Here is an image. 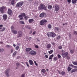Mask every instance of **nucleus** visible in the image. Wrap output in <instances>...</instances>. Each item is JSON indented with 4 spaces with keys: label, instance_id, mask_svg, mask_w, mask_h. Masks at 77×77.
Listing matches in <instances>:
<instances>
[{
    "label": "nucleus",
    "instance_id": "nucleus-5",
    "mask_svg": "<svg viewBox=\"0 0 77 77\" xmlns=\"http://www.w3.org/2000/svg\"><path fill=\"white\" fill-rule=\"evenodd\" d=\"M37 53L36 51H34V50H32L31 51H30L29 53V54L30 55H31V56H35L36 54Z\"/></svg>",
    "mask_w": 77,
    "mask_h": 77
},
{
    "label": "nucleus",
    "instance_id": "nucleus-41",
    "mask_svg": "<svg viewBox=\"0 0 77 77\" xmlns=\"http://www.w3.org/2000/svg\"><path fill=\"white\" fill-rule=\"evenodd\" d=\"M34 4H35V5H38V3L37 1H35L34 2Z\"/></svg>",
    "mask_w": 77,
    "mask_h": 77
},
{
    "label": "nucleus",
    "instance_id": "nucleus-12",
    "mask_svg": "<svg viewBox=\"0 0 77 77\" xmlns=\"http://www.w3.org/2000/svg\"><path fill=\"white\" fill-rule=\"evenodd\" d=\"M46 15V14L44 12L40 14V17L42 18H44V17H45V15Z\"/></svg>",
    "mask_w": 77,
    "mask_h": 77
},
{
    "label": "nucleus",
    "instance_id": "nucleus-30",
    "mask_svg": "<svg viewBox=\"0 0 77 77\" xmlns=\"http://www.w3.org/2000/svg\"><path fill=\"white\" fill-rule=\"evenodd\" d=\"M72 63L73 65H76L77 66V62L75 61V62H72Z\"/></svg>",
    "mask_w": 77,
    "mask_h": 77
},
{
    "label": "nucleus",
    "instance_id": "nucleus-25",
    "mask_svg": "<svg viewBox=\"0 0 77 77\" xmlns=\"http://www.w3.org/2000/svg\"><path fill=\"white\" fill-rule=\"evenodd\" d=\"M17 52L16 51L14 52L13 54V57H15V56H16V54H17Z\"/></svg>",
    "mask_w": 77,
    "mask_h": 77
},
{
    "label": "nucleus",
    "instance_id": "nucleus-27",
    "mask_svg": "<svg viewBox=\"0 0 77 77\" xmlns=\"http://www.w3.org/2000/svg\"><path fill=\"white\" fill-rule=\"evenodd\" d=\"M72 68L70 67H68L67 68V70L69 72L72 69Z\"/></svg>",
    "mask_w": 77,
    "mask_h": 77
},
{
    "label": "nucleus",
    "instance_id": "nucleus-45",
    "mask_svg": "<svg viewBox=\"0 0 77 77\" xmlns=\"http://www.w3.org/2000/svg\"><path fill=\"white\" fill-rule=\"evenodd\" d=\"M13 51H14V49H11V53H13Z\"/></svg>",
    "mask_w": 77,
    "mask_h": 77
},
{
    "label": "nucleus",
    "instance_id": "nucleus-24",
    "mask_svg": "<svg viewBox=\"0 0 77 77\" xmlns=\"http://www.w3.org/2000/svg\"><path fill=\"white\" fill-rule=\"evenodd\" d=\"M76 0H72V4H75L76 3Z\"/></svg>",
    "mask_w": 77,
    "mask_h": 77
},
{
    "label": "nucleus",
    "instance_id": "nucleus-63",
    "mask_svg": "<svg viewBox=\"0 0 77 77\" xmlns=\"http://www.w3.org/2000/svg\"><path fill=\"white\" fill-rule=\"evenodd\" d=\"M58 72L60 74H61V73L60 72V70H58Z\"/></svg>",
    "mask_w": 77,
    "mask_h": 77
},
{
    "label": "nucleus",
    "instance_id": "nucleus-26",
    "mask_svg": "<svg viewBox=\"0 0 77 77\" xmlns=\"http://www.w3.org/2000/svg\"><path fill=\"white\" fill-rule=\"evenodd\" d=\"M29 18V17L27 16H25L24 17V18H25V20H27L28 18Z\"/></svg>",
    "mask_w": 77,
    "mask_h": 77
},
{
    "label": "nucleus",
    "instance_id": "nucleus-44",
    "mask_svg": "<svg viewBox=\"0 0 77 77\" xmlns=\"http://www.w3.org/2000/svg\"><path fill=\"white\" fill-rule=\"evenodd\" d=\"M35 47L36 48H39V47L38 46V45H35Z\"/></svg>",
    "mask_w": 77,
    "mask_h": 77
},
{
    "label": "nucleus",
    "instance_id": "nucleus-42",
    "mask_svg": "<svg viewBox=\"0 0 77 77\" xmlns=\"http://www.w3.org/2000/svg\"><path fill=\"white\" fill-rule=\"evenodd\" d=\"M60 38V36L59 35L57 38V39H59Z\"/></svg>",
    "mask_w": 77,
    "mask_h": 77
},
{
    "label": "nucleus",
    "instance_id": "nucleus-64",
    "mask_svg": "<svg viewBox=\"0 0 77 77\" xmlns=\"http://www.w3.org/2000/svg\"><path fill=\"white\" fill-rule=\"evenodd\" d=\"M0 44H3V42H0Z\"/></svg>",
    "mask_w": 77,
    "mask_h": 77
},
{
    "label": "nucleus",
    "instance_id": "nucleus-31",
    "mask_svg": "<svg viewBox=\"0 0 77 77\" xmlns=\"http://www.w3.org/2000/svg\"><path fill=\"white\" fill-rule=\"evenodd\" d=\"M15 4V0H12L11 1V5H14Z\"/></svg>",
    "mask_w": 77,
    "mask_h": 77
},
{
    "label": "nucleus",
    "instance_id": "nucleus-3",
    "mask_svg": "<svg viewBox=\"0 0 77 77\" xmlns=\"http://www.w3.org/2000/svg\"><path fill=\"white\" fill-rule=\"evenodd\" d=\"M23 4H24V2H20L17 3L16 6L17 8H21L23 5Z\"/></svg>",
    "mask_w": 77,
    "mask_h": 77
},
{
    "label": "nucleus",
    "instance_id": "nucleus-15",
    "mask_svg": "<svg viewBox=\"0 0 77 77\" xmlns=\"http://www.w3.org/2000/svg\"><path fill=\"white\" fill-rule=\"evenodd\" d=\"M18 37L19 38H20L22 36V35H23V32H22L19 31L18 32Z\"/></svg>",
    "mask_w": 77,
    "mask_h": 77
},
{
    "label": "nucleus",
    "instance_id": "nucleus-48",
    "mask_svg": "<svg viewBox=\"0 0 77 77\" xmlns=\"http://www.w3.org/2000/svg\"><path fill=\"white\" fill-rule=\"evenodd\" d=\"M34 62L35 64V65L36 66H38V63H36V61H34Z\"/></svg>",
    "mask_w": 77,
    "mask_h": 77
},
{
    "label": "nucleus",
    "instance_id": "nucleus-29",
    "mask_svg": "<svg viewBox=\"0 0 77 77\" xmlns=\"http://www.w3.org/2000/svg\"><path fill=\"white\" fill-rule=\"evenodd\" d=\"M48 8L49 9H52V6L50 5H48Z\"/></svg>",
    "mask_w": 77,
    "mask_h": 77
},
{
    "label": "nucleus",
    "instance_id": "nucleus-49",
    "mask_svg": "<svg viewBox=\"0 0 77 77\" xmlns=\"http://www.w3.org/2000/svg\"><path fill=\"white\" fill-rule=\"evenodd\" d=\"M50 57H51L53 58V57H54V55L53 54H52V55H51L50 56Z\"/></svg>",
    "mask_w": 77,
    "mask_h": 77
},
{
    "label": "nucleus",
    "instance_id": "nucleus-16",
    "mask_svg": "<svg viewBox=\"0 0 77 77\" xmlns=\"http://www.w3.org/2000/svg\"><path fill=\"white\" fill-rule=\"evenodd\" d=\"M51 45L50 44H47L46 45V48L48 49H50L51 48Z\"/></svg>",
    "mask_w": 77,
    "mask_h": 77
},
{
    "label": "nucleus",
    "instance_id": "nucleus-59",
    "mask_svg": "<svg viewBox=\"0 0 77 77\" xmlns=\"http://www.w3.org/2000/svg\"><path fill=\"white\" fill-rule=\"evenodd\" d=\"M45 57L46 58H48V55H45Z\"/></svg>",
    "mask_w": 77,
    "mask_h": 77
},
{
    "label": "nucleus",
    "instance_id": "nucleus-6",
    "mask_svg": "<svg viewBox=\"0 0 77 77\" xmlns=\"http://www.w3.org/2000/svg\"><path fill=\"white\" fill-rule=\"evenodd\" d=\"M47 22V20H42L40 22V25H42V26H43V25H44L45 23H46Z\"/></svg>",
    "mask_w": 77,
    "mask_h": 77
},
{
    "label": "nucleus",
    "instance_id": "nucleus-28",
    "mask_svg": "<svg viewBox=\"0 0 77 77\" xmlns=\"http://www.w3.org/2000/svg\"><path fill=\"white\" fill-rule=\"evenodd\" d=\"M29 23H32V22L33 21V19H29Z\"/></svg>",
    "mask_w": 77,
    "mask_h": 77
},
{
    "label": "nucleus",
    "instance_id": "nucleus-62",
    "mask_svg": "<svg viewBox=\"0 0 77 77\" xmlns=\"http://www.w3.org/2000/svg\"><path fill=\"white\" fill-rule=\"evenodd\" d=\"M52 59H53V58H51V57H49V60H50V59L52 60Z\"/></svg>",
    "mask_w": 77,
    "mask_h": 77
},
{
    "label": "nucleus",
    "instance_id": "nucleus-34",
    "mask_svg": "<svg viewBox=\"0 0 77 77\" xmlns=\"http://www.w3.org/2000/svg\"><path fill=\"white\" fill-rule=\"evenodd\" d=\"M65 74H66L65 72L63 71H62L61 72V74H62L63 75H64Z\"/></svg>",
    "mask_w": 77,
    "mask_h": 77
},
{
    "label": "nucleus",
    "instance_id": "nucleus-32",
    "mask_svg": "<svg viewBox=\"0 0 77 77\" xmlns=\"http://www.w3.org/2000/svg\"><path fill=\"white\" fill-rule=\"evenodd\" d=\"M41 71H42V72H43V73H45L46 71L45 70V69H43Z\"/></svg>",
    "mask_w": 77,
    "mask_h": 77
},
{
    "label": "nucleus",
    "instance_id": "nucleus-56",
    "mask_svg": "<svg viewBox=\"0 0 77 77\" xmlns=\"http://www.w3.org/2000/svg\"><path fill=\"white\" fill-rule=\"evenodd\" d=\"M69 66H72V67H73L74 65L72 64H70L69 65Z\"/></svg>",
    "mask_w": 77,
    "mask_h": 77
},
{
    "label": "nucleus",
    "instance_id": "nucleus-17",
    "mask_svg": "<svg viewBox=\"0 0 77 77\" xmlns=\"http://www.w3.org/2000/svg\"><path fill=\"white\" fill-rule=\"evenodd\" d=\"M77 71V68L74 69H72L71 72V73H73V72H75Z\"/></svg>",
    "mask_w": 77,
    "mask_h": 77
},
{
    "label": "nucleus",
    "instance_id": "nucleus-47",
    "mask_svg": "<svg viewBox=\"0 0 77 77\" xmlns=\"http://www.w3.org/2000/svg\"><path fill=\"white\" fill-rule=\"evenodd\" d=\"M16 64L17 66H19V65H20V63H17Z\"/></svg>",
    "mask_w": 77,
    "mask_h": 77
},
{
    "label": "nucleus",
    "instance_id": "nucleus-51",
    "mask_svg": "<svg viewBox=\"0 0 77 77\" xmlns=\"http://www.w3.org/2000/svg\"><path fill=\"white\" fill-rule=\"evenodd\" d=\"M32 39V37H29V38H28V40L29 41H30Z\"/></svg>",
    "mask_w": 77,
    "mask_h": 77
},
{
    "label": "nucleus",
    "instance_id": "nucleus-57",
    "mask_svg": "<svg viewBox=\"0 0 77 77\" xmlns=\"http://www.w3.org/2000/svg\"><path fill=\"white\" fill-rule=\"evenodd\" d=\"M3 25H0V28H2V27H3Z\"/></svg>",
    "mask_w": 77,
    "mask_h": 77
},
{
    "label": "nucleus",
    "instance_id": "nucleus-21",
    "mask_svg": "<svg viewBox=\"0 0 77 77\" xmlns=\"http://www.w3.org/2000/svg\"><path fill=\"white\" fill-rule=\"evenodd\" d=\"M54 60V62H56V61L57 60L58 58H57V57H55L53 58Z\"/></svg>",
    "mask_w": 77,
    "mask_h": 77
},
{
    "label": "nucleus",
    "instance_id": "nucleus-39",
    "mask_svg": "<svg viewBox=\"0 0 77 77\" xmlns=\"http://www.w3.org/2000/svg\"><path fill=\"white\" fill-rule=\"evenodd\" d=\"M58 49H62V46H59L58 47Z\"/></svg>",
    "mask_w": 77,
    "mask_h": 77
},
{
    "label": "nucleus",
    "instance_id": "nucleus-1",
    "mask_svg": "<svg viewBox=\"0 0 77 77\" xmlns=\"http://www.w3.org/2000/svg\"><path fill=\"white\" fill-rule=\"evenodd\" d=\"M47 35L48 36V38L50 36L52 38H54L56 36V34L54 32H48L47 34Z\"/></svg>",
    "mask_w": 77,
    "mask_h": 77
},
{
    "label": "nucleus",
    "instance_id": "nucleus-40",
    "mask_svg": "<svg viewBox=\"0 0 77 77\" xmlns=\"http://www.w3.org/2000/svg\"><path fill=\"white\" fill-rule=\"evenodd\" d=\"M57 56L58 58H61V56H60V55L59 54H58L57 55Z\"/></svg>",
    "mask_w": 77,
    "mask_h": 77
},
{
    "label": "nucleus",
    "instance_id": "nucleus-22",
    "mask_svg": "<svg viewBox=\"0 0 77 77\" xmlns=\"http://www.w3.org/2000/svg\"><path fill=\"white\" fill-rule=\"evenodd\" d=\"M70 52L71 54H73L74 53V49L70 50Z\"/></svg>",
    "mask_w": 77,
    "mask_h": 77
},
{
    "label": "nucleus",
    "instance_id": "nucleus-60",
    "mask_svg": "<svg viewBox=\"0 0 77 77\" xmlns=\"http://www.w3.org/2000/svg\"><path fill=\"white\" fill-rule=\"evenodd\" d=\"M73 68H77V66H73Z\"/></svg>",
    "mask_w": 77,
    "mask_h": 77
},
{
    "label": "nucleus",
    "instance_id": "nucleus-23",
    "mask_svg": "<svg viewBox=\"0 0 77 77\" xmlns=\"http://www.w3.org/2000/svg\"><path fill=\"white\" fill-rule=\"evenodd\" d=\"M48 29H51V27H52V26H51V25L50 24H49L48 25Z\"/></svg>",
    "mask_w": 77,
    "mask_h": 77
},
{
    "label": "nucleus",
    "instance_id": "nucleus-4",
    "mask_svg": "<svg viewBox=\"0 0 77 77\" xmlns=\"http://www.w3.org/2000/svg\"><path fill=\"white\" fill-rule=\"evenodd\" d=\"M26 16V14L24 13H22L20 14V15H19L18 16L19 18H20V20H23V17Z\"/></svg>",
    "mask_w": 77,
    "mask_h": 77
},
{
    "label": "nucleus",
    "instance_id": "nucleus-43",
    "mask_svg": "<svg viewBox=\"0 0 77 77\" xmlns=\"http://www.w3.org/2000/svg\"><path fill=\"white\" fill-rule=\"evenodd\" d=\"M71 0H67V2L68 3H71Z\"/></svg>",
    "mask_w": 77,
    "mask_h": 77
},
{
    "label": "nucleus",
    "instance_id": "nucleus-14",
    "mask_svg": "<svg viewBox=\"0 0 77 77\" xmlns=\"http://www.w3.org/2000/svg\"><path fill=\"white\" fill-rule=\"evenodd\" d=\"M11 32L12 33H13V34H14V35H17V34L18 33L17 31V30H16L15 29H13L12 30Z\"/></svg>",
    "mask_w": 77,
    "mask_h": 77
},
{
    "label": "nucleus",
    "instance_id": "nucleus-53",
    "mask_svg": "<svg viewBox=\"0 0 77 77\" xmlns=\"http://www.w3.org/2000/svg\"><path fill=\"white\" fill-rule=\"evenodd\" d=\"M69 38H71V34L69 33Z\"/></svg>",
    "mask_w": 77,
    "mask_h": 77
},
{
    "label": "nucleus",
    "instance_id": "nucleus-11",
    "mask_svg": "<svg viewBox=\"0 0 77 77\" xmlns=\"http://www.w3.org/2000/svg\"><path fill=\"white\" fill-rule=\"evenodd\" d=\"M62 56L63 57H66L68 56V52H67L64 53H63L62 54Z\"/></svg>",
    "mask_w": 77,
    "mask_h": 77
},
{
    "label": "nucleus",
    "instance_id": "nucleus-52",
    "mask_svg": "<svg viewBox=\"0 0 77 77\" xmlns=\"http://www.w3.org/2000/svg\"><path fill=\"white\" fill-rule=\"evenodd\" d=\"M36 31H34L32 33L33 35H35V34H36Z\"/></svg>",
    "mask_w": 77,
    "mask_h": 77
},
{
    "label": "nucleus",
    "instance_id": "nucleus-8",
    "mask_svg": "<svg viewBox=\"0 0 77 77\" xmlns=\"http://www.w3.org/2000/svg\"><path fill=\"white\" fill-rule=\"evenodd\" d=\"M10 71V68H8L5 71V73L7 77H9V72Z\"/></svg>",
    "mask_w": 77,
    "mask_h": 77
},
{
    "label": "nucleus",
    "instance_id": "nucleus-46",
    "mask_svg": "<svg viewBox=\"0 0 77 77\" xmlns=\"http://www.w3.org/2000/svg\"><path fill=\"white\" fill-rule=\"evenodd\" d=\"M6 47H7V48H10V47H11L9 45H6Z\"/></svg>",
    "mask_w": 77,
    "mask_h": 77
},
{
    "label": "nucleus",
    "instance_id": "nucleus-19",
    "mask_svg": "<svg viewBox=\"0 0 77 77\" xmlns=\"http://www.w3.org/2000/svg\"><path fill=\"white\" fill-rule=\"evenodd\" d=\"M29 64L31 65H32L33 64V61L32 60H29Z\"/></svg>",
    "mask_w": 77,
    "mask_h": 77
},
{
    "label": "nucleus",
    "instance_id": "nucleus-10",
    "mask_svg": "<svg viewBox=\"0 0 77 77\" xmlns=\"http://www.w3.org/2000/svg\"><path fill=\"white\" fill-rule=\"evenodd\" d=\"M12 10L10 8H8V14L9 15H12Z\"/></svg>",
    "mask_w": 77,
    "mask_h": 77
},
{
    "label": "nucleus",
    "instance_id": "nucleus-9",
    "mask_svg": "<svg viewBox=\"0 0 77 77\" xmlns=\"http://www.w3.org/2000/svg\"><path fill=\"white\" fill-rule=\"evenodd\" d=\"M60 8L59 6L57 5H55V10L56 12H57V11H59Z\"/></svg>",
    "mask_w": 77,
    "mask_h": 77
},
{
    "label": "nucleus",
    "instance_id": "nucleus-55",
    "mask_svg": "<svg viewBox=\"0 0 77 77\" xmlns=\"http://www.w3.org/2000/svg\"><path fill=\"white\" fill-rule=\"evenodd\" d=\"M74 33L75 34V35H77V31H74Z\"/></svg>",
    "mask_w": 77,
    "mask_h": 77
},
{
    "label": "nucleus",
    "instance_id": "nucleus-20",
    "mask_svg": "<svg viewBox=\"0 0 77 77\" xmlns=\"http://www.w3.org/2000/svg\"><path fill=\"white\" fill-rule=\"evenodd\" d=\"M54 30H56V31H59V30H60V28L58 27H55L54 28Z\"/></svg>",
    "mask_w": 77,
    "mask_h": 77
},
{
    "label": "nucleus",
    "instance_id": "nucleus-61",
    "mask_svg": "<svg viewBox=\"0 0 77 77\" xmlns=\"http://www.w3.org/2000/svg\"><path fill=\"white\" fill-rule=\"evenodd\" d=\"M32 30H31L29 32V34H32Z\"/></svg>",
    "mask_w": 77,
    "mask_h": 77
},
{
    "label": "nucleus",
    "instance_id": "nucleus-33",
    "mask_svg": "<svg viewBox=\"0 0 77 77\" xmlns=\"http://www.w3.org/2000/svg\"><path fill=\"white\" fill-rule=\"evenodd\" d=\"M48 53L49 54H51L52 53H53V50H51L50 51H48Z\"/></svg>",
    "mask_w": 77,
    "mask_h": 77
},
{
    "label": "nucleus",
    "instance_id": "nucleus-35",
    "mask_svg": "<svg viewBox=\"0 0 77 77\" xmlns=\"http://www.w3.org/2000/svg\"><path fill=\"white\" fill-rule=\"evenodd\" d=\"M19 23L21 24H24V22L23 21H20Z\"/></svg>",
    "mask_w": 77,
    "mask_h": 77
},
{
    "label": "nucleus",
    "instance_id": "nucleus-37",
    "mask_svg": "<svg viewBox=\"0 0 77 77\" xmlns=\"http://www.w3.org/2000/svg\"><path fill=\"white\" fill-rule=\"evenodd\" d=\"M25 63L26 64V66H28V68L29 67H30V66H29V65L28 64V62H25Z\"/></svg>",
    "mask_w": 77,
    "mask_h": 77
},
{
    "label": "nucleus",
    "instance_id": "nucleus-36",
    "mask_svg": "<svg viewBox=\"0 0 77 77\" xmlns=\"http://www.w3.org/2000/svg\"><path fill=\"white\" fill-rule=\"evenodd\" d=\"M5 29H6V28L5 27H3L2 30H1V32H3V31H5Z\"/></svg>",
    "mask_w": 77,
    "mask_h": 77
},
{
    "label": "nucleus",
    "instance_id": "nucleus-18",
    "mask_svg": "<svg viewBox=\"0 0 77 77\" xmlns=\"http://www.w3.org/2000/svg\"><path fill=\"white\" fill-rule=\"evenodd\" d=\"M26 50L27 52H29V51H30V50H32V49L29 48H26Z\"/></svg>",
    "mask_w": 77,
    "mask_h": 77
},
{
    "label": "nucleus",
    "instance_id": "nucleus-13",
    "mask_svg": "<svg viewBox=\"0 0 77 77\" xmlns=\"http://www.w3.org/2000/svg\"><path fill=\"white\" fill-rule=\"evenodd\" d=\"M3 18L4 21H5L7 20L8 18V15L6 14H4L3 15Z\"/></svg>",
    "mask_w": 77,
    "mask_h": 77
},
{
    "label": "nucleus",
    "instance_id": "nucleus-2",
    "mask_svg": "<svg viewBox=\"0 0 77 77\" xmlns=\"http://www.w3.org/2000/svg\"><path fill=\"white\" fill-rule=\"evenodd\" d=\"M38 9L41 10V9H44L46 10V7L44 5V4H41L38 7Z\"/></svg>",
    "mask_w": 77,
    "mask_h": 77
},
{
    "label": "nucleus",
    "instance_id": "nucleus-54",
    "mask_svg": "<svg viewBox=\"0 0 77 77\" xmlns=\"http://www.w3.org/2000/svg\"><path fill=\"white\" fill-rule=\"evenodd\" d=\"M66 57H67V58L68 60H69V59H70V57H69L67 56Z\"/></svg>",
    "mask_w": 77,
    "mask_h": 77
},
{
    "label": "nucleus",
    "instance_id": "nucleus-50",
    "mask_svg": "<svg viewBox=\"0 0 77 77\" xmlns=\"http://www.w3.org/2000/svg\"><path fill=\"white\" fill-rule=\"evenodd\" d=\"M51 44L52 45H55L56 44V43H54V42H52L51 43Z\"/></svg>",
    "mask_w": 77,
    "mask_h": 77
},
{
    "label": "nucleus",
    "instance_id": "nucleus-38",
    "mask_svg": "<svg viewBox=\"0 0 77 77\" xmlns=\"http://www.w3.org/2000/svg\"><path fill=\"white\" fill-rule=\"evenodd\" d=\"M19 48H20V47L18 46H17L16 47L15 49L16 50H18Z\"/></svg>",
    "mask_w": 77,
    "mask_h": 77
},
{
    "label": "nucleus",
    "instance_id": "nucleus-7",
    "mask_svg": "<svg viewBox=\"0 0 77 77\" xmlns=\"http://www.w3.org/2000/svg\"><path fill=\"white\" fill-rule=\"evenodd\" d=\"M6 9V7L3 6L0 8V11L2 14H4L5 13V10Z\"/></svg>",
    "mask_w": 77,
    "mask_h": 77
},
{
    "label": "nucleus",
    "instance_id": "nucleus-58",
    "mask_svg": "<svg viewBox=\"0 0 77 77\" xmlns=\"http://www.w3.org/2000/svg\"><path fill=\"white\" fill-rule=\"evenodd\" d=\"M21 77H24V74H22Z\"/></svg>",
    "mask_w": 77,
    "mask_h": 77
}]
</instances>
